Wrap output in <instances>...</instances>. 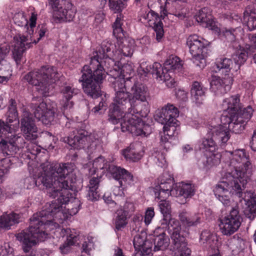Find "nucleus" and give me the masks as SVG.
<instances>
[{"mask_svg": "<svg viewBox=\"0 0 256 256\" xmlns=\"http://www.w3.org/2000/svg\"><path fill=\"white\" fill-rule=\"evenodd\" d=\"M155 120L162 124H166L168 123V119L166 115V110L163 108L158 110L154 116Z\"/></svg>", "mask_w": 256, "mask_h": 256, "instance_id": "60", "label": "nucleus"}, {"mask_svg": "<svg viewBox=\"0 0 256 256\" xmlns=\"http://www.w3.org/2000/svg\"><path fill=\"white\" fill-rule=\"evenodd\" d=\"M152 25H153L154 29L156 32V40L160 41L164 34L162 23L160 22V20L156 22H154Z\"/></svg>", "mask_w": 256, "mask_h": 256, "instance_id": "59", "label": "nucleus"}, {"mask_svg": "<svg viewBox=\"0 0 256 256\" xmlns=\"http://www.w3.org/2000/svg\"><path fill=\"white\" fill-rule=\"evenodd\" d=\"M174 186V179L168 173H164L158 178V184L154 188V192L158 198H166L170 195L182 196L190 198L195 193L194 185L181 182Z\"/></svg>", "mask_w": 256, "mask_h": 256, "instance_id": "7", "label": "nucleus"}, {"mask_svg": "<svg viewBox=\"0 0 256 256\" xmlns=\"http://www.w3.org/2000/svg\"><path fill=\"white\" fill-rule=\"evenodd\" d=\"M253 112V109L250 106H248L246 108H244L239 110L237 112L236 116L240 118V122L244 121V122H248L251 118Z\"/></svg>", "mask_w": 256, "mask_h": 256, "instance_id": "50", "label": "nucleus"}, {"mask_svg": "<svg viewBox=\"0 0 256 256\" xmlns=\"http://www.w3.org/2000/svg\"><path fill=\"white\" fill-rule=\"evenodd\" d=\"M178 218L182 224L186 227L196 226L200 222V214H196L189 218V214L186 210L180 211L178 214Z\"/></svg>", "mask_w": 256, "mask_h": 256, "instance_id": "36", "label": "nucleus"}, {"mask_svg": "<svg viewBox=\"0 0 256 256\" xmlns=\"http://www.w3.org/2000/svg\"><path fill=\"white\" fill-rule=\"evenodd\" d=\"M115 96L110 108L108 121L116 124L120 122L123 132L133 135L147 136L152 132L151 126L145 124L137 115L138 102H146L150 97L148 88L134 80H120L114 84Z\"/></svg>", "mask_w": 256, "mask_h": 256, "instance_id": "2", "label": "nucleus"}, {"mask_svg": "<svg viewBox=\"0 0 256 256\" xmlns=\"http://www.w3.org/2000/svg\"><path fill=\"white\" fill-rule=\"evenodd\" d=\"M206 89L198 82H194L190 90L193 102L199 106L203 104L206 98Z\"/></svg>", "mask_w": 256, "mask_h": 256, "instance_id": "30", "label": "nucleus"}, {"mask_svg": "<svg viewBox=\"0 0 256 256\" xmlns=\"http://www.w3.org/2000/svg\"><path fill=\"white\" fill-rule=\"evenodd\" d=\"M144 153V146L140 142L131 144L128 147L122 150V155L127 160L136 162L140 160Z\"/></svg>", "mask_w": 256, "mask_h": 256, "instance_id": "21", "label": "nucleus"}, {"mask_svg": "<svg viewBox=\"0 0 256 256\" xmlns=\"http://www.w3.org/2000/svg\"><path fill=\"white\" fill-rule=\"evenodd\" d=\"M122 14H120L118 16L113 24V34L117 38H120L124 36L123 30L122 28Z\"/></svg>", "mask_w": 256, "mask_h": 256, "instance_id": "52", "label": "nucleus"}, {"mask_svg": "<svg viewBox=\"0 0 256 256\" xmlns=\"http://www.w3.org/2000/svg\"><path fill=\"white\" fill-rule=\"evenodd\" d=\"M116 214V228L118 230H120L122 228H124L128 223L127 212L120 208L117 210Z\"/></svg>", "mask_w": 256, "mask_h": 256, "instance_id": "44", "label": "nucleus"}, {"mask_svg": "<svg viewBox=\"0 0 256 256\" xmlns=\"http://www.w3.org/2000/svg\"><path fill=\"white\" fill-rule=\"evenodd\" d=\"M240 96L236 94L226 98L222 104V108L225 113L234 114L235 116L240 109Z\"/></svg>", "mask_w": 256, "mask_h": 256, "instance_id": "27", "label": "nucleus"}, {"mask_svg": "<svg viewBox=\"0 0 256 256\" xmlns=\"http://www.w3.org/2000/svg\"><path fill=\"white\" fill-rule=\"evenodd\" d=\"M124 0H109L110 9L114 13H120L126 6Z\"/></svg>", "mask_w": 256, "mask_h": 256, "instance_id": "51", "label": "nucleus"}, {"mask_svg": "<svg viewBox=\"0 0 256 256\" xmlns=\"http://www.w3.org/2000/svg\"><path fill=\"white\" fill-rule=\"evenodd\" d=\"M182 0H166L165 7L166 9H164L161 16L164 18L167 16L168 12L166 9L170 10V14H172L180 19H182L185 17V14L183 12H180L182 10V8L180 4Z\"/></svg>", "mask_w": 256, "mask_h": 256, "instance_id": "29", "label": "nucleus"}, {"mask_svg": "<svg viewBox=\"0 0 256 256\" xmlns=\"http://www.w3.org/2000/svg\"><path fill=\"white\" fill-rule=\"evenodd\" d=\"M82 239L84 242L82 244V252L88 254L94 248L93 238L92 236H88L87 237L84 236Z\"/></svg>", "mask_w": 256, "mask_h": 256, "instance_id": "57", "label": "nucleus"}, {"mask_svg": "<svg viewBox=\"0 0 256 256\" xmlns=\"http://www.w3.org/2000/svg\"><path fill=\"white\" fill-rule=\"evenodd\" d=\"M160 226H158L152 232V235L153 238H158L160 236H166L165 233V228H167V230L168 231V222L166 224V226H164L162 224V220H160Z\"/></svg>", "mask_w": 256, "mask_h": 256, "instance_id": "58", "label": "nucleus"}, {"mask_svg": "<svg viewBox=\"0 0 256 256\" xmlns=\"http://www.w3.org/2000/svg\"><path fill=\"white\" fill-rule=\"evenodd\" d=\"M252 52H250L248 49L246 50L244 48H242L240 46V49L238 50L234 56V60L236 63V70L239 69L240 66L244 64L246 61L248 55L252 54Z\"/></svg>", "mask_w": 256, "mask_h": 256, "instance_id": "43", "label": "nucleus"}, {"mask_svg": "<svg viewBox=\"0 0 256 256\" xmlns=\"http://www.w3.org/2000/svg\"><path fill=\"white\" fill-rule=\"evenodd\" d=\"M240 118L236 115L230 126V132L232 130L234 132L239 133L244 129L246 122H240Z\"/></svg>", "mask_w": 256, "mask_h": 256, "instance_id": "53", "label": "nucleus"}, {"mask_svg": "<svg viewBox=\"0 0 256 256\" xmlns=\"http://www.w3.org/2000/svg\"><path fill=\"white\" fill-rule=\"evenodd\" d=\"M100 182V178L94 177L90 180L86 187V198L88 200L96 201L98 200Z\"/></svg>", "mask_w": 256, "mask_h": 256, "instance_id": "33", "label": "nucleus"}, {"mask_svg": "<svg viewBox=\"0 0 256 256\" xmlns=\"http://www.w3.org/2000/svg\"><path fill=\"white\" fill-rule=\"evenodd\" d=\"M182 227L179 221L172 220L168 234L172 241V256H189L190 250L187 246L184 236L181 234Z\"/></svg>", "mask_w": 256, "mask_h": 256, "instance_id": "10", "label": "nucleus"}, {"mask_svg": "<svg viewBox=\"0 0 256 256\" xmlns=\"http://www.w3.org/2000/svg\"><path fill=\"white\" fill-rule=\"evenodd\" d=\"M163 134H166L169 138H172V136H176L178 135L180 131V127L176 122V124H170L167 123L164 124L163 127Z\"/></svg>", "mask_w": 256, "mask_h": 256, "instance_id": "49", "label": "nucleus"}, {"mask_svg": "<svg viewBox=\"0 0 256 256\" xmlns=\"http://www.w3.org/2000/svg\"><path fill=\"white\" fill-rule=\"evenodd\" d=\"M59 74L55 67L47 66L28 72L24 78L30 84L35 86L40 94L48 96Z\"/></svg>", "mask_w": 256, "mask_h": 256, "instance_id": "8", "label": "nucleus"}, {"mask_svg": "<svg viewBox=\"0 0 256 256\" xmlns=\"http://www.w3.org/2000/svg\"><path fill=\"white\" fill-rule=\"evenodd\" d=\"M37 18V12L34 10L31 12L30 13L29 22L28 23V26L26 28V32L28 35L31 36L33 34L34 28L36 26Z\"/></svg>", "mask_w": 256, "mask_h": 256, "instance_id": "54", "label": "nucleus"}, {"mask_svg": "<svg viewBox=\"0 0 256 256\" xmlns=\"http://www.w3.org/2000/svg\"><path fill=\"white\" fill-rule=\"evenodd\" d=\"M248 38L250 44L246 45V49H248L252 53H254L256 50V34H250Z\"/></svg>", "mask_w": 256, "mask_h": 256, "instance_id": "61", "label": "nucleus"}, {"mask_svg": "<svg viewBox=\"0 0 256 256\" xmlns=\"http://www.w3.org/2000/svg\"><path fill=\"white\" fill-rule=\"evenodd\" d=\"M200 240L203 244H206L214 251L210 256H220L218 250V242L215 234H212L208 230H204L201 234Z\"/></svg>", "mask_w": 256, "mask_h": 256, "instance_id": "26", "label": "nucleus"}, {"mask_svg": "<svg viewBox=\"0 0 256 256\" xmlns=\"http://www.w3.org/2000/svg\"><path fill=\"white\" fill-rule=\"evenodd\" d=\"M151 158L154 163L160 168H164L167 166L165 157V154L159 150L158 148H154L152 154Z\"/></svg>", "mask_w": 256, "mask_h": 256, "instance_id": "47", "label": "nucleus"}, {"mask_svg": "<svg viewBox=\"0 0 256 256\" xmlns=\"http://www.w3.org/2000/svg\"><path fill=\"white\" fill-rule=\"evenodd\" d=\"M194 63L200 69L206 66V58L208 56V42L197 34L190 36L186 40Z\"/></svg>", "mask_w": 256, "mask_h": 256, "instance_id": "9", "label": "nucleus"}, {"mask_svg": "<svg viewBox=\"0 0 256 256\" xmlns=\"http://www.w3.org/2000/svg\"><path fill=\"white\" fill-rule=\"evenodd\" d=\"M19 214L12 212L10 214L4 212L0 216V228L9 230L10 227L20 222Z\"/></svg>", "mask_w": 256, "mask_h": 256, "instance_id": "35", "label": "nucleus"}, {"mask_svg": "<svg viewBox=\"0 0 256 256\" xmlns=\"http://www.w3.org/2000/svg\"><path fill=\"white\" fill-rule=\"evenodd\" d=\"M243 23L250 31L256 28V10L252 6L247 7L244 12Z\"/></svg>", "mask_w": 256, "mask_h": 256, "instance_id": "38", "label": "nucleus"}, {"mask_svg": "<svg viewBox=\"0 0 256 256\" xmlns=\"http://www.w3.org/2000/svg\"><path fill=\"white\" fill-rule=\"evenodd\" d=\"M153 76L159 81L165 82L168 88L174 87L176 81L172 78L174 73L164 72L162 65L158 62L153 64Z\"/></svg>", "mask_w": 256, "mask_h": 256, "instance_id": "23", "label": "nucleus"}, {"mask_svg": "<svg viewBox=\"0 0 256 256\" xmlns=\"http://www.w3.org/2000/svg\"><path fill=\"white\" fill-rule=\"evenodd\" d=\"M196 21L204 28H208L214 31H218L212 16V10L208 7H204L199 10L196 18Z\"/></svg>", "mask_w": 256, "mask_h": 256, "instance_id": "20", "label": "nucleus"}, {"mask_svg": "<svg viewBox=\"0 0 256 256\" xmlns=\"http://www.w3.org/2000/svg\"><path fill=\"white\" fill-rule=\"evenodd\" d=\"M134 72V64L132 62L124 64L120 68V76L115 79V81L113 83L114 88V84L120 80H127V78L132 80H134L130 76Z\"/></svg>", "mask_w": 256, "mask_h": 256, "instance_id": "42", "label": "nucleus"}, {"mask_svg": "<svg viewBox=\"0 0 256 256\" xmlns=\"http://www.w3.org/2000/svg\"><path fill=\"white\" fill-rule=\"evenodd\" d=\"M28 150L33 155H36L40 152V148L34 144H30L27 146Z\"/></svg>", "mask_w": 256, "mask_h": 256, "instance_id": "64", "label": "nucleus"}, {"mask_svg": "<svg viewBox=\"0 0 256 256\" xmlns=\"http://www.w3.org/2000/svg\"><path fill=\"white\" fill-rule=\"evenodd\" d=\"M114 47L116 46L111 42L104 41L98 51L95 52L91 58L90 66H84L82 70L79 82H82L84 92L92 98L100 95V84L106 76L104 66L112 67L120 60L115 54Z\"/></svg>", "mask_w": 256, "mask_h": 256, "instance_id": "3", "label": "nucleus"}, {"mask_svg": "<svg viewBox=\"0 0 256 256\" xmlns=\"http://www.w3.org/2000/svg\"><path fill=\"white\" fill-rule=\"evenodd\" d=\"M246 185L242 186L238 179L228 175L226 180L219 182L214 186L213 192L216 198L226 207L232 206V194L242 198L246 204L244 212L250 218H254L256 214V194L251 191L244 192L242 190Z\"/></svg>", "mask_w": 256, "mask_h": 256, "instance_id": "4", "label": "nucleus"}, {"mask_svg": "<svg viewBox=\"0 0 256 256\" xmlns=\"http://www.w3.org/2000/svg\"><path fill=\"white\" fill-rule=\"evenodd\" d=\"M154 216V208L150 207L146 210L144 216V223L146 225H148Z\"/></svg>", "mask_w": 256, "mask_h": 256, "instance_id": "63", "label": "nucleus"}, {"mask_svg": "<svg viewBox=\"0 0 256 256\" xmlns=\"http://www.w3.org/2000/svg\"><path fill=\"white\" fill-rule=\"evenodd\" d=\"M49 0L55 18L60 22H70L73 20L77 10L70 0Z\"/></svg>", "mask_w": 256, "mask_h": 256, "instance_id": "13", "label": "nucleus"}, {"mask_svg": "<svg viewBox=\"0 0 256 256\" xmlns=\"http://www.w3.org/2000/svg\"><path fill=\"white\" fill-rule=\"evenodd\" d=\"M232 84V78L230 76H226L222 78L220 77H214L210 82L211 89L215 92H220V94L226 93L230 88Z\"/></svg>", "mask_w": 256, "mask_h": 256, "instance_id": "25", "label": "nucleus"}, {"mask_svg": "<svg viewBox=\"0 0 256 256\" xmlns=\"http://www.w3.org/2000/svg\"><path fill=\"white\" fill-rule=\"evenodd\" d=\"M154 242L153 250L154 252L166 250L170 244V239L167 236L152 238Z\"/></svg>", "mask_w": 256, "mask_h": 256, "instance_id": "46", "label": "nucleus"}, {"mask_svg": "<svg viewBox=\"0 0 256 256\" xmlns=\"http://www.w3.org/2000/svg\"><path fill=\"white\" fill-rule=\"evenodd\" d=\"M114 52L117 58L120 59L122 56H131L134 51V42L132 39H124L120 42H119L117 44H114Z\"/></svg>", "mask_w": 256, "mask_h": 256, "instance_id": "24", "label": "nucleus"}, {"mask_svg": "<svg viewBox=\"0 0 256 256\" xmlns=\"http://www.w3.org/2000/svg\"><path fill=\"white\" fill-rule=\"evenodd\" d=\"M154 194L156 198L158 199H161V200L159 202L158 206L160 209V211L163 215V218L162 219V224H164V226L168 222V228L170 226V222L172 220H174L176 221L178 220L174 218H172L170 217V202L166 200V198H158L156 196L155 194Z\"/></svg>", "mask_w": 256, "mask_h": 256, "instance_id": "37", "label": "nucleus"}, {"mask_svg": "<svg viewBox=\"0 0 256 256\" xmlns=\"http://www.w3.org/2000/svg\"><path fill=\"white\" fill-rule=\"evenodd\" d=\"M18 126L16 103L14 100L10 99L6 122L0 120V150L4 156L10 158L16 157L14 155L24 144L22 137L14 134Z\"/></svg>", "mask_w": 256, "mask_h": 256, "instance_id": "5", "label": "nucleus"}, {"mask_svg": "<svg viewBox=\"0 0 256 256\" xmlns=\"http://www.w3.org/2000/svg\"><path fill=\"white\" fill-rule=\"evenodd\" d=\"M62 233L64 236H66V240L60 246V250L62 254H68L70 250V247L78 243L80 236L75 229L63 228Z\"/></svg>", "mask_w": 256, "mask_h": 256, "instance_id": "22", "label": "nucleus"}, {"mask_svg": "<svg viewBox=\"0 0 256 256\" xmlns=\"http://www.w3.org/2000/svg\"><path fill=\"white\" fill-rule=\"evenodd\" d=\"M35 177L25 179L28 188L42 184L48 190L50 197L56 199L46 204V208L34 214L30 219V227L16 235V239L22 242L25 252L38 241H43L46 237L45 230L54 223L62 224L79 210L80 202L74 198L70 192L71 184L69 176L72 168L69 164H50L46 162L40 164Z\"/></svg>", "mask_w": 256, "mask_h": 256, "instance_id": "1", "label": "nucleus"}, {"mask_svg": "<svg viewBox=\"0 0 256 256\" xmlns=\"http://www.w3.org/2000/svg\"><path fill=\"white\" fill-rule=\"evenodd\" d=\"M152 70L153 64L152 65V67H151L146 62H142L140 64L137 72L138 74L140 75V77H142L146 76L148 73H151L153 75Z\"/></svg>", "mask_w": 256, "mask_h": 256, "instance_id": "56", "label": "nucleus"}, {"mask_svg": "<svg viewBox=\"0 0 256 256\" xmlns=\"http://www.w3.org/2000/svg\"><path fill=\"white\" fill-rule=\"evenodd\" d=\"M34 115L38 121L45 125L52 124L56 118L54 108L44 102L36 107Z\"/></svg>", "mask_w": 256, "mask_h": 256, "instance_id": "19", "label": "nucleus"}, {"mask_svg": "<svg viewBox=\"0 0 256 256\" xmlns=\"http://www.w3.org/2000/svg\"><path fill=\"white\" fill-rule=\"evenodd\" d=\"M232 61L230 58L224 57L218 58L216 60L213 66L214 70L224 76H228L230 70L232 68Z\"/></svg>", "mask_w": 256, "mask_h": 256, "instance_id": "31", "label": "nucleus"}, {"mask_svg": "<svg viewBox=\"0 0 256 256\" xmlns=\"http://www.w3.org/2000/svg\"><path fill=\"white\" fill-rule=\"evenodd\" d=\"M240 28L238 27L236 28H224L220 30L218 28V31H214L218 34L222 38H224L230 42H234L236 40L237 31L240 30Z\"/></svg>", "mask_w": 256, "mask_h": 256, "instance_id": "45", "label": "nucleus"}, {"mask_svg": "<svg viewBox=\"0 0 256 256\" xmlns=\"http://www.w3.org/2000/svg\"><path fill=\"white\" fill-rule=\"evenodd\" d=\"M20 129L25 138L28 140H36L40 135V132L28 112L23 113L20 120Z\"/></svg>", "mask_w": 256, "mask_h": 256, "instance_id": "18", "label": "nucleus"}, {"mask_svg": "<svg viewBox=\"0 0 256 256\" xmlns=\"http://www.w3.org/2000/svg\"><path fill=\"white\" fill-rule=\"evenodd\" d=\"M146 20H147L149 23V25L152 26L154 22H156L160 20L158 15L152 10H150L144 16Z\"/></svg>", "mask_w": 256, "mask_h": 256, "instance_id": "62", "label": "nucleus"}, {"mask_svg": "<svg viewBox=\"0 0 256 256\" xmlns=\"http://www.w3.org/2000/svg\"><path fill=\"white\" fill-rule=\"evenodd\" d=\"M235 116L234 114L225 113L224 111L220 118L221 124L219 125H211L210 132L219 140L221 145H225L230 137V126Z\"/></svg>", "mask_w": 256, "mask_h": 256, "instance_id": "16", "label": "nucleus"}, {"mask_svg": "<svg viewBox=\"0 0 256 256\" xmlns=\"http://www.w3.org/2000/svg\"><path fill=\"white\" fill-rule=\"evenodd\" d=\"M79 90L73 88L72 86H64L61 90V93L62 94L63 97L65 98L66 101L62 100L60 104L62 108V114L64 117H66L65 110H70L73 106V102L70 100L72 98L79 92Z\"/></svg>", "mask_w": 256, "mask_h": 256, "instance_id": "28", "label": "nucleus"}, {"mask_svg": "<svg viewBox=\"0 0 256 256\" xmlns=\"http://www.w3.org/2000/svg\"><path fill=\"white\" fill-rule=\"evenodd\" d=\"M182 62L176 56L172 55L166 60L162 67L164 72L174 73L176 70H179L182 68Z\"/></svg>", "mask_w": 256, "mask_h": 256, "instance_id": "39", "label": "nucleus"}, {"mask_svg": "<svg viewBox=\"0 0 256 256\" xmlns=\"http://www.w3.org/2000/svg\"><path fill=\"white\" fill-rule=\"evenodd\" d=\"M18 160L17 157H8L0 160V183L2 182L6 174L12 164Z\"/></svg>", "mask_w": 256, "mask_h": 256, "instance_id": "41", "label": "nucleus"}, {"mask_svg": "<svg viewBox=\"0 0 256 256\" xmlns=\"http://www.w3.org/2000/svg\"><path fill=\"white\" fill-rule=\"evenodd\" d=\"M241 225V218L235 206L229 214L220 219L218 224L220 232L225 236H230L236 232Z\"/></svg>", "mask_w": 256, "mask_h": 256, "instance_id": "17", "label": "nucleus"}, {"mask_svg": "<svg viewBox=\"0 0 256 256\" xmlns=\"http://www.w3.org/2000/svg\"><path fill=\"white\" fill-rule=\"evenodd\" d=\"M10 50V46L7 44L0 46V74L10 76L12 74L10 64L5 60Z\"/></svg>", "mask_w": 256, "mask_h": 256, "instance_id": "32", "label": "nucleus"}, {"mask_svg": "<svg viewBox=\"0 0 256 256\" xmlns=\"http://www.w3.org/2000/svg\"><path fill=\"white\" fill-rule=\"evenodd\" d=\"M74 136H70L68 138V144L74 148L87 150L91 152L95 148L97 144L96 138L84 130L74 131Z\"/></svg>", "mask_w": 256, "mask_h": 256, "instance_id": "15", "label": "nucleus"}, {"mask_svg": "<svg viewBox=\"0 0 256 256\" xmlns=\"http://www.w3.org/2000/svg\"><path fill=\"white\" fill-rule=\"evenodd\" d=\"M14 21L16 24L18 26H24L26 32V28L28 26V22L23 13L16 14L14 17Z\"/></svg>", "mask_w": 256, "mask_h": 256, "instance_id": "55", "label": "nucleus"}, {"mask_svg": "<svg viewBox=\"0 0 256 256\" xmlns=\"http://www.w3.org/2000/svg\"><path fill=\"white\" fill-rule=\"evenodd\" d=\"M46 28L42 26L38 32L39 38L36 41L32 38V35L28 36H16L14 38L12 46L13 48L12 50V58L17 64L20 63L23 54L26 50L30 48L32 42L37 43L40 40L45 34Z\"/></svg>", "mask_w": 256, "mask_h": 256, "instance_id": "12", "label": "nucleus"}, {"mask_svg": "<svg viewBox=\"0 0 256 256\" xmlns=\"http://www.w3.org/2000/svg\"><path fill=\"white\" fill-rule=\"evenodd\" d=\"M228 166V174L238 178L242 186L246 185L252 173V165L244 149L226 151L222 156Z\"/></svg>", "mask_w": 256, "mask_h": 256, "instance_id": "6", "label": "nucleus"}, {"mask_svg": "<svg viewBox=\"0 0 256 256\" xmlns=\"http://www.w3.org/2000/svg\"><path fill=\"white\" fill-rule=\"evenodd\" d=\"M163 109L166 110V115L168 119V124H176V122H178L176 118L178 116V108L172 104H167L163 108Z\"/></svg>", "mask_w": 256, "mask_h": 256, "instance_id": "48", "label": "nucleus"}, {"mask_svg": "<svg viewBox=\"0 0 256 256\" xmlns=\"http://www.w3.org/2000/svg\"><path fill=\"white\" fill-rule=\"evenodd\" d=\"M146 232L142 230L140 233L136 234L134 238V246L136 250L148 251L152 248L153 246L150 242L146 240Z\"/></svg>", "mask_w": 256, "mask_h": 256, "instance_id": "34", "label": "nucleus"}, {"mask_svg": "<svg viewBox=\"0 0 256 256\" xmlns=\"http://www.w3.org/2000/svg\"><path fill=\"white\" fill-rule=\"evenodd\" d=\"M216 140L218 141V144L221 147L226 145L220 144L219 140L214 136L212 132H210V127L209 126L206 136L202 139L199 145L200 150H203L204 152L210 153L209 156H207L206 158V166L208 168L216 166L220 162L221 154L218 152L215 153L218 148Z\"/></svg>", "mask_w": 256, "mask_h": 256, "instance_id": "11", "label": "nucleus"}, {"mask_svg": "<svg viewBox=\"0 0 256 256\" xmlns=\"http://www.w3.org/2000/svg\"><path fill=\"white\" fill-rule=\"evenodd\" d=\"M89 166H92V168H90L89 173L93 174L96 173V170H106L110 173V167L115 166L112 164L105 162V160L104 157L100 156L95 159L92 164H89Z\"/></svg>", "mask_w": 256, "mask_h": 256, "instance_id": "40", "label": "nucleus"}, {"mask_svg": "<svg viewBox=\"0 0 256 256\" xmlns=\"http://www.w3.org/2000/svg\"><path fill=\"white\" fill-rule=\"evenodd\" d=\"M110 173L118 183V185L116 186L114 188V194L124 200V190L133 184L132 175L124 168L117 166H111Z\"/></svg>", "mask_w": 256, "mask_h": 256, "instance_id": "14", "label": "nucleus"}]
</instances>
